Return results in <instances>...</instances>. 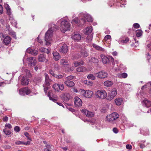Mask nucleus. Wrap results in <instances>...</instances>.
Segmentation results:
<instances>
[{"label": "nucleus", "mask_w": 151, "mask_h": 151, "mask_svg": "<svg viewBox=\"0 0 151 151\" xmlns=\"http://www.w3.org/2000/svg\"><path fill=\"white\" fill-rule=\"evenodd\" d=\"M70 24L66 19H63L61 22L60 25V29L62 32L65 33L67 30H69Z\"/></svg>", "instance_id": "nucleus-1"}, {"label": "nucleus", "mask_w": 151, "mask_h": 151, "mask_svg": "<svg viewBox=\"0 0 151 151\" xmlns=\"http://www.w3.org/2000/svg\"><path fill=\"white\" fill-rule=\"evenodd\" d=\"M119 117V115L116 112H113L112 113L107 115L106 120L110 122H112L116 120Z\"/></svg>", "instance_id": "nucleus-2"}, {"label": "nucleus", "mask_w": 151, "mask_h": 151, "mask_svg": "<svg viewBox=\"0 0 151 151\" xmlns=\"http://www.w3.org/2000/svg\"><path fill=\"white\" fill-rule=\"evenodd\" d=\"M79 16L80 17H83L84 18H82L80 21V22L82 23L83 22V24H84L86 22L85 18L86 19L88 22H91L93 21L92 17L88 14L81 13L79 14Z\"/></svg>", "instance_id": "nucleus-3"}, {"label": "nucleus", "mask_w": 151, "mask_h": 151, "mask_svg": "<svg viewBox=\"0 0 151 151\" xmlns=\"http://www.w3.org/2000/svg\"><path fill=\"white\" fill-rule=\"evenodd\" d=\"M53 34V31H51L50 30H48L45 33V40L46 41V45H50V41L51 40Z\"/></svg>", "instance_id": "nucleus-4"}, {"label": "nucleus", "mask_w": 151, "mask_h": 151, "mask_svg": "<svg viewBox=\"0 0 151 151\" xmlns=\"http://www.w3.org/2000/svg\"><path fill=\"white\" fill-rule=\"evenodd\" d=\"M79 92L85 97L88 98L91 97L93 94V93L92 91L90 90L86 91L83 89H80Z\"/></svg>", "instance_id": "nucleus-5"}, {"label": "nucleus", "mask_w": 151, "mask_h": 151, "mask_svg": "<svg viewBox=\"0 0 151 151\" xmlns=\"http://www.w3.org/2000/svg\"><path fill=\"white\" fill-rule=\"evenodd\" d=\"M29 66L30 68L34 67L36 65L37 61L35 58L30 57L27 59Z\"/></svg>", "instance_id": "nucleus-6"}, {"label": "nucleus", "mask_w": 151, "mask_h": 151, "mask_svg": "<svg viewBox=\"0 0 151 151\" xmlns=\"http://www.w3.org/2000/svg\"><path fill=\"white\" fill-rule=\"evenodd\" d=\"M96 95L99 98L104 99L107 96L106 92L104 90H98L96 93Z\"/></svg>", "instance_id": "nucleus-7"}, {"label": "nucleus", "mask_w": 151, "mask_h": 151, "mask_svg": "<svg viewBox=\"0 0 151 151\" xmlns=\"http://www.w3.org/2000/svg\"><path fill=\"white\" fill-rule=\"evenodd\" d=\"M19 92L20 95L25 96L29 95L31 93V91L28 88H24L19 89Z\"/></svg>", "instance_id": "nucleus-8"}, {"label": "nucleus", "mask_w": 151, "mask_h": 151, "mask_svg": "<svg viewBox=\"0 0 151 151\" xmlns=\"http://www.w3.org/2000/svg\"><path fill=\"white\" fill-rule=\"evenodd\" d=\"M52 88L56 91L59 92L60 91L63 90L64 88V85L60 83H55L52 86Z\"/></svg>", "instance_id": "nucleus-9"}, {"label": "nucleus", "mask_w": 151, "mask_h": 151, "mask_svg": "<svg viewBox=\"0 0 151 151\" xmlns=\"http://www.w3.org/2000/svg\"><path fill=\"white\" fill-rule=\"evenodd\" d=\"M96 76L100 78H106L108 75V73L104 70H102L95 74Z\"/></svg>", "instance_id": "nucleus-10"}, {"label": "nucleus", "mask_w": 151, "mask_h": 151, "mask_svg": "<svg viewBox=\"0 0 151 151\" xmlns=\"http://www.w3.org/2000/svg\"><path fill=\"white\" fill-rule=\"evenodd\" d=\"M81 111L86 116L89 118L92 117L94 115L93 112L90 111L86 109H83Z\"/></svg>", "instance_id": "nucleus-11"}, {"label": "nucleus", "mask_w": 151, "mask_h": 151, "mask_svg": "<svg viewBox=\"0 0 151 151\" xmlns=\"http://www.w3.org/2000/svg\"><path fill=\"white\" fill-rule=\"evenodd\" d=\"M117 93V92L116 90L115 89H113L112 91H111L110 96H108V99L110 100L112 99L116 95Z\"/></svg>", "instance_id": "nucleus-12"}, {"label": "nucleus", "mask_w": 151, "mask_h": 151, "mask_svg": "<svg viewBox=\"0 0 151 151\" xmlns=\"http://www.w3.org/2000/svg\"><path fill=\"white\" fill-rule=\"evenodd\" d=\"M68 50V47L66 44H63L60 47V51L63 53H67Z\"/></svg>", "instance_id": "nucleus-13"}, {"label": "nucleus", "mask_w": 151, "mask_h": 151, "mask_svg": "<svg viewBox=\"0 0 151 151\" xmlns=\"http://www.w3.org/2000/svg\"><path fill=\"white\" fill-rule=\"evenodd\" d=\"M47 96L49 97L50 100L52 101L55 102L57 100V96L55 95H52V96L51 92L50 91H49L47 94Z\"/></svg>", "instance_id": "nucleus-14"}, {"label": "nucleus", "mask_w": 151, "mask_h": 151, "mask_svg": "<svg viewBox=\"0 0 151 151\" xmlns=\"http://www.w3.org/2000/svg\"><path fill=\"white\" fill-rule=\"evenodd\" d=\"M6 30L9 35H12L13 37H14L15 36V33L12 30L9 26H8L6 27Z\"/></svg>", "instance_id": "nucleus-15"}, {"label": "nucleus", "mask_w": 151, "mask_h": 151, "mask_svg": "<svg viewBox=\"0 0 151 151\" xmlns=\"http://www.w3.org/2000/svg\"><path fill=\"white\" fill-rule=\"evenodd\" d=\"M45 82L44 84H45L47 86H49L50 85V82L51 80L49 78L47 74L45 73Z\"/></svg>", "instance_id": "nucleus-16"}, {"label": "nucleus", "mask_w": 151, "mask_h": 151, "mask_svg": "<svg viewBox=\"0 0 151 151\" xmlns=\"http://www.w3.org/2000/svg\"><path fill=\"white\" fill-rule=\"evenodd\" d=\"M64 83L68 87H71L74 86L75 85L74 83L72 81L66 80L65 81Z\"/></svg>", "instance_id": "nucleus-17"}, {"label": "nucleus", "mask_w": 151, "mask_h": 151, "mask_svg": "<svg viewBox=\"0 0 151 151\" xmlns=\"http://www.w3.org/2000/svg\"><path fill=\"white\" fill-rule=\"evenodd\" d=\"M73 40L75 41H79L81 40V36L79 33L74 34L72 37Z\"/></svg>", "instance_id": "nucleus-18"}, {"label": "nucleus", "mask_w": 151, "mask_h": 151, "mask_svg": "<svg viewBox=\"0 0 151 151\" xmlns=\"http://www.w3.org/2000/svg\"><path fill=\"white\" fill-rule=\"evenodd\" d=\"M71 96L70 94L68 93H65L63 94V99L65 101L67 102L71 98Z\"/></svg>", "instance_id": "nucleus-19"}, {"label": "nucleus", "mask_w": 151, "mask_h": 151, "mask_svg": "<svg viewBox=\"0 0 151 151\" xmlns=\"http://www.w3.org/2000/svg\"><path fill=\"white\" fill-rule=\"evenodd\" d=\"M29 79L26 76H23L22 79V84L23 86L27 85L29 83Z\"/></svg>", "instance_id": "nucleus-20"}, {"label": "nucleus", "mask_w": 151, "mask_h": 151, "mask_svg": "<svg viewBox=\"0 0 151 151\" xmlns=\"http://www.w3.org/2000/svg\"><path fill=\"white\" fill-rule=\"evenodd\" d=\"M49 29L48 30L53 31V30H55L57 29L58 28V27L55 24H53L52 23H50L49 25Z\"/></svg>", "instance_id": "nucleus-21"}, {"label": "nucleus", "mask_w": 151, "mask_h": 151, "mask_svg": "<svg viewBox=\"0 0 151 151\" xmlns=\"http://www.w3.org/2000/svg\"><path fill=\"white\" fill-rule=\"evenodd\" d=\"M11 40L12 38L10 37L7 36L4 40V42L5 45H8L10 43Z\"/></svg>", "instance_id": "nucleus-22"}, {"label": "nucleus", "mask_w": 151, "mask_h": 151, "mask_svg": "<svg viewBox=\"0 0 151 151\" xmlns=\"http://www.w3.org/2000/svg\"><path fill=\"white\" fill-rule=\"evenodd\" d=\"M102 62L104 64H106L109 62V60L108 58L104 55H101Z\"/></svg>", "instance_id": "nucleus-23"}, {"label": "nucleus", "mask_w": 151, "mask_h": 151, "mask_svg": "<svg viewBox=\"0 0 151 151\" xmlns=\"http://www.w3.org/2000/svg\"><path fill=\"white\" fill-rule=\"evenodd\" d=\"M42 81L41 78L40 77H35L33 80V82L36 85L39 84Z\"/></svg>", "instance_id": "nucleus-24"}, {"label": "nucleus", "mask_w": 151, "mask_h": 151, "mask_svg": "<svg viewBox=\"0 0 151 151\" xmlns=\"http://www.w3.org/2000/svg\"><path fill=\"white\" fill-rule=\"evenodd\" d=\"M92 31V28L91 27L86 28L84 30V33L86 35H89Z\"/></svg>", "instance_id": "nucleus-25"}, {"label": "nucleus", "mask_w": 151, "mask_h": 151, "mask_svg": "<svg viewBox=\"0 0 151 151\" xmlns=\"http://www.w3.org/2000/svg\"><path fill=\"white\" fill-rule=\"evenodd\" d=\"M109 106L108 104H105L104 105L103 107L101 109V111L102 113H104L107 111Z\"/></svg>", "instance_id": "nucleus-26"}, {"label": "nucleus", "mask_w": 151, "mask_h": 151, "mask_svg": "<svg viewBox=\"0 0 151 151\" xmlns=\"http://www.w3.org/2000/svg\"><path fill=\"white\" fill-rule=\"evenodd\" d=\"M53 54L54 56V59L55 60L57 61L60 58V56L58 53L57 52H54Z\"/></svg>", "instance_id": "nucleus-27"}, {"label": "nucleus", "mask_w": 151, "mask_h": 151, "mask_svg": "<svg viewBox=\"0 0 151 151\" xmlns=\"http://www.w3.org/2000/svg\"><path fill=\"white\" fill-rule=\"evenodd\" d=\"M93 47L96 49L97 50L102 51H104V48L98 46V45L95 44H93L92 45Z\"/></svg>", "instance_id": "nucleus-28"}, {"label": "nucleus", "mask_w": 151, "mask_h": 151, "mask_svg": "<svg viewBox=\"0 0 151 151\" xmlns=\"http://www.w3.org/2000/svg\"><path fill=\"white\" fill-rule=\"evenodd\" d=\"M60 62L61 64L65 67H67L68 65L67 60L65 59H62Z\"/></svg>", "instance_id": "nucleus-29"}, {"label": "nucleus", "mask_w": 151, "mask_h": 151, "mask_svg": "<svg viewBox=\"0 0 151 151\" xmlns=\"http://www.w3.org/2000/svg\"><path fill=\"white\" fill-rule=\"evenodd\" d=\"M74 104H82V101L81 99L78 96H76L74 98Z\"/></svg>", "instance_id": "nucleus-30"}, {"label": "nucleus", "mask_w": 151, "mask_h": 151, "mask_svg": "<svg viewBox=\"0 0 151 151\" xmlns=\"http://www.w3.org/2000/svg\"><path fill=\"white\" fill-rule=\"evenodd\" d=\"M45 58L43 54H40L38 56V60L39 61L42 62L45 61Z\"/></svg>", "instance_id": "nucleus-31"}, {"label": "nucleus", "mask_w": 151, "mask_h": 151, "mask_svg": "<svg viewBox=\"0 0 151 151\" xmlns=\"http://www.w3.org/2000/svg\"><path fill=\"white\" fill-rule=\"evenodd\" d=\"M76 70L78 72H83L86 71V69L84 66H81L78 68Z\"/></svg>", "instance_id": "nucleus-32"}, {"label": "nucleus", "mask_w": 151, "mask_h": 151, "mask_svg": "<svg viewBox=\"0 0 151 151\" xmlns=\"http://www.w3.org/2000/svg\"><path fill=\"white\" fill-rule=\"evenodd\" d=\"M115 102L116 104H121L122 103H124L123 102V100L121 98H118L115 100Z\"/></svg>", "instance_id": "nucleus-33"}, {"label": "nucleus", "mask_w": 151, "mask_h": 151, "mask_svg": "<svg viewBox=\"0 0 151 151\" xmlns=\"http://www.w3.org/2000/svg\"><path fill=\"white\" fill-rule=\"evenodd\" d=\"M129 40V38L128 37L125 38V40H120L119 41V44H124L127 43Z\"/></svg>", "instance_id": "nucleus-34"}, {"label": "nucleus", "mask_w": 151, "mask_h": 151, "mask_svg": "<svg viewBox=\"0 0 151 151\" xmlns=\"http://www.w3.org/2000/svg\"><path fill=\"white\" fill-rule=\"evenodd\" d=\"M112 82L109 81H106L104 82V85L105 86L107 87H110L112 84Z\"/></svg>", "instance_id": "nucleus-35"}, {"label": "nucleus", "mask_w": 151, "mask_h": 151, "mask_svg": "<svg viewBox=\"0 0 151 151\" xmlns=\"http://www.w3.org/2000/svg\"><path fill=\"white\" fill-rule=\"evenodd\" d=\"M81 54L84 57H86L88 55L87 52L84 50H81Z\"/></svg>", "instance_id": "nucleus-36"}, {"label": "nucleus", "mask_w": 151, "mask_h": 151, "mask_svg": "<svg viewBox=\"0 0 151 151\" xmlns=\"http://www.w3.org/2000/svg\"><path fill=\"white\" fill-rule=\"evenodd\" d=\"M40 50L42 52H44L47 54H48L49 53V50L48 49H46L43 47H42L40 48Z\"/></svg>", "instance_id": "nucleus-37"}, {"label": "nucleus", "mask_w": 151, "mask_h": 151, "mask_svg": "<svg viewBox=\"0 0 151 151\" xmlns=\"http://www.w3.org/2000/svg\"><path fill=\"white\" fill-rule=\"evenodd\" d=\"M74 65L75 67H77L79 65H83V62L82 60L80 61H77L74 63Z\"/></svg>", "instance_id": "nucleus-38"}, {"label": "nucleus", "mask_w": 151, "mask_h": 151, "mask_svg": "<svg viewBox=\"0 0 151 151\" xmlns=\"http://www.w3.org/2000/svg\"><path fill=\"white\" fill-rule=\"evenodd\" d=\"M87 78L88 79H91L92 80H94L96 79V77L93 74H90L87 76Z\"/></svg>", "instance_id": "nucleus-39"}, {"label": "nucleus", "mask_w": 151, "mask_h": 151, "mask_svg": "<svg viewBox=\"0 0 151 151\" xmlns=\"http://www.w3.org/2000/svg\"><path fill=\"white\" fill-rule=\"evenodd\" d=\"M91 61L94 63H98L99 62V60L95 57H93L91 59Z\"/></svg>", "instance_id": "nucleus-40"}, {"label": "nucleus", "mask_w": 151, "mask_h": 151, "mask_svg": "<svg viewBox=\"0 0 151 151\" xmlns=\"http://www.w3.org/2000/svg\"><path fill=\"white\" fill-rule=\"evenodd\" d=\"M118 76L120 77H122L123 78H126L127 76V74L126 73H123L122 74H119Z\"/></svg>", "instance_id": "nucleus-41"}, {"label": "nucleus", "mask_w": 151, "mask_h": 151, "mask_svg": "<svg viewBox=\"0 0 151 151\" xmlns=\"http://www.w3.org/2000/svg\"><path fill=\"white\" fill-rule=\"evenodd\" d=\"M142 103L145 104L151 103L150 101L148 100L145 98H144L142 99Z\"/></svg>", "instance_id": "nucleus-42"}, {"label": "nucleus", "mask_w": 151, "mask_h": 151, "mask_svg": "<svg viewBox=\"0 0 151 151\" xmlns=\"http://www.w3.org/2000/svg\"><path fill=\"white\" fill-rule=\"evenodd\" d=\"M142 35V31L140 30H137L136 32V36L139 37L141 36Z\"/></svg>", "instance_id": "nucleus-43"}, {"label": "nucleus", "mask_w": 151, "mask_h": 151, "mask_svg": "<svg viewBox=\"0 0 151 151\" xmlns=\"http://www.w3.org/2000/svg\"><path fill=\"white\" fill-rule=\"evenodd\" d=\"M31 52L30 54L34 55H36L38 54V51L32 49Z\"/></svg>", "instance_id": "nucleus-44"}, {"label": "nucleus", "mask_w": 151, "mask_h": 151, "mask_svg": "<svg viewBox=\"0 0 151 151\" xmlns=\"http://www.w3.org/2000/svg\"><path fill=\"white\" fill-rule=\"evenodd\" d=\"M3 132L6 135H9L11 134V132L6 129H4Z\"/></svg>", "instance_id": "nucleus-45"}, {"label": "nucleus", "mask_w": 151, "mask_h": 151, "mask_svg": "<svg viewBox=\"0 0 151 151\" xmlns=\"http://www.w3.org/2000/svg\"><path fill=\"white\" fill-rule=\"evenodd\" d=\"M92 36L91 35L88 36L86 37V41L88 42H91L92 39Z\"/></svg>", "instance_id": "nucleus-46"}, {"label": "nucleus", "mask_w": 151, "mask_h": 151, "mask_svg": "<svg viewBox=\"0 0 151 151\" xmlns=\"http://www.w3.org/2000/svg\"><path fill=\"white\" fill-rule=\"evenodd\" d=\"M75 79V77L74 76H67L65 78V79L67 80H72L73 79Z\"/></svg>", "instance_id": "nucleus-47"}, {"label": "nucleus", "mask_w": 151, "mask_h": 151, "mask_svg": "<svg viewBox=\"0 0 151 151\" xmlns=\"http://www.w3.org/2000/svg\"><path fill=\"white\" fill-rule=\"evenodd\" d=\"M43 87H44V90L45 92V93L46 94L47 92V91L48 90L49 88V86H46L45 84H43Z\"/></svg>", "instance_id": "nucleus-48"}, {"label": "nucleus", "mask_w": 151, "mask_h": 151, "mask_svg": "<svg viewBox=\"0 0 151 151\" xmlns=\"http://www.w3.org/2000/svg\"><path fill=\"white\" fill-rule=\"evenodd\" d=\"M84 83L87 84L89 86H91L92 85V82L91 81H84Z\"/></svg>", "instance_id": "nucleus-49"}, {"label": "nucleus", "mask_w": 151, "mask_h": 151, "mask_svg": "<svg viewBox=\"0 0 151 151\" xmlns=\"http://www.w3.org/2000/svg\"><path fill=\"white\" fill-rule=\"evenodd\" d=\"M14 130L17 132H19L20 130V128L18 126H16L14 128Z\"/></svg>", "instance_id": "nucleus-50"}, {"label": "nucleus", "mask_w": 151, "mask_h": 151, "mask_svg": "<svg viewBox=\"0 0 151 151\" xmlns=\"http://www.w3.org/2000/svg\"><path fill=\"white\" fill-rule=\"evenodd\" d=\"M49 73L50 75H52L53 77H55V75H56V74H55L54 73V72L51 69L49 70Z\"/></svg>", "instance_id": "nucleus-51"}, {"label": "nucleus", "mask_w": 151, "mask_h": 151, "mask_svg": "<svg viewBox=\"0 0 151 151\" xmlns=\"http://www.w3.org/2000/svg\"><path fill=\"white\" fill-rule=\"evenodd\" d=\"M21 144H23L26 145H29L30 143V142L29 141H27V142H24V141H22Z\"/></svg>", "instance_id": "nucleus-52"}, {"label": "nucleus", "mask_w": 151, "mask_h": 151, "mask_svg": "<svg viewBox=\"0 0 151 151\" xmlns=\"http://www.w3.org/2000/svg\"><path fill=\"white\" fill-rule=\"evenodd\" d=\"M133 26L134 28L137 29L139 27L140 25L138 23H135L133 24Z\"/></svg>", "instance_id": "nucleus-53"}, {"label": "nucleus", "mask_w": 151, "mask_h": 151, "mask_svg": "<svg viewBox=\"0 0 151 151\" xmlns=\"http://www.w3.org/2000/svg\"><path fill=\"white\" fill-rule=\"evenodd\" d=\"M111 36L110 35H107L105 37L104 39L105 40H107L108 39H111Z\"/></svg>", "instance_id": "nucleus-54"}, {"label": "nucleus", "mask_w": 151, "mask_h": 151, "mask_svg": "<svg viewBox=\"0 0 151 151\" xmlns=\"http://www.w3.org/2000/svg\"><path fill=\"white\" fill-rule=\"evenodd\" d=\"M2 119L4 122H6L8 120V117L6 116H5L3 117Z\"/></svg>", "instance_id": "nucleus-55"}, {"label": "nucleus", "mask_w": 151, "mask_h": 151, "mask_svg": "<svg viewBox=\"0 0 151 151\" xmlns=\"http://www.w3.org/2000/svg\"><path fill=\"white\" fill-rule=\"evenodd\" d=\"M55 77L59 79H61L63 78V76L61 75H57V74L55 75Z\"/></svg>", "instance_id": "nucleus-56"}, {"label": "nucleus", "mask_w": 151, "mask_h": 151, "mask_svg": "<svg viewBox=\"0 0 151 151\" xmlns=\"http://www.w3.org/2000/svg\"><path fill=\"white\" fill-rule=\"evenodd\" d=\"M32 49L31 47H29L27 49L26 52H27L30 54L31 52L32 51Z\"/></svg>", "instance_id": "nucleus-57"}, {"label": "nucleus", "mask_w": 151, "mask_h": 151, "mask_svg": "<svg viewBox=\"0 0 151 151\" xmlns=\"http://www.w3.org/2000/svg\"><path fill=\"white\" fill-rule=\"evenodd\" d=\"M5 127L6 128H8L9 129L12 128V126L11 124H7L5 125Z\"/></svg>", "instance_id": "nucleus-58"}, {"label": "nucleus", "mask_w": 151, "mask_h": 151, "mask_svg": "<svg viewBox=\"0 0 151 151\" xmlns=\"http://www.w3.org/2000/svg\"><path fill=\"white\" fill-rule=\"evenodd\" d=\"M126 148L127 149L131 150L132 147L131 145L128 144L126 145Z\"/></svg>", "instance_id": "nucleus-59"}, {"label": "nucleus", "mask_w": 151, "mask_h": 151, "mask_svg": "<svg viewBox=\"0 0 151 151\" xmlns=\"http://www.w3.org/2000/svg\"><path fill=\"white\" fill-rule=\"evenodd\" d=\"M3 13V7L2 6L0 5V14H2Z\"/></svg>", "instance_id": "nucleus-60"}, {"label": "nucleus", "mask_w": 151, "mask_h": 151, "mask_svg": "<svg viewBox=\"0 0 151 151\" xmlns=\"http://www.w3.org/2000/svg\"><path fill=\"white\" fill-rule=\"evenodd\" d=\"M79 20L78 18L74 19L73 22H75L76 24L78 23V22Z\"/></svg>", "instance_id": "nucleus-61"}, {"label": "nucleus", "mask_w": 151, "mask_h": 151, "mask_svg": "<svg viewBox=\"0 0 151 151\" xmlns=\"http://www.w3.org/2000/svg\"><path fill=\"white\" fill-rule=\"evenodd\" d=\"M7 10V14L8 15H10L11 14V9H8V10Z\"/></svg>", "instance_id": "nucleus-62"}, {"label": "nucleus", "mask_w": 151, "mask_h": 151, "mask_svg": "<svg viewBox=\"0 0 151 151\" xmlns=\"http://www.w3.org/2000/svg\"><path fill=\"white\" fill-rule=\"evenodd\" d=\"M146 48L148 50H150L151 49V43L147 45V46Z\"/></svg>", "instance_id": "nucleus-63"}, {"label": "nucleus", "mask_w": 151, "mask_h": 151, "mask_svg": "<svg viewBox=\"0 0 151 151\" xmlns=\"http://www.w3.org/2000/svg\"><path fill=\"white\" fill-rule=\"evenodd\" d=\"M148 86H150V90L149 92V93L151 94V82H148L147 84Z\"/></svg>", "instance_id": "nucleus-64"}]
</instances>
